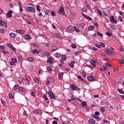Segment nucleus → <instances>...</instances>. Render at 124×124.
I'll return each mask as SVG.
<instances>
[{
    "label": "nucleus",
    "instance_id": "obj_1",
    "mask_svg": "<svg viewBox=\"0 0 124 124\" xmlns=\"http://www.w3.org/2000/svg\"><path fill=\"white\" fill-rule=\"evenodd\" d=\"M25 10L28 12H35L36 9L33 7H26Z\"/></svg>",
    "mask_w": 124,
    "mask_h": 124
},
{
    "label": "nucleus",
    "instance_id": "obj_2",
    "mask_svg": "<svg viewBox=\"0 0 124 124\" xmlns=\"http://www.w3.org/2000/svg\"><path fill=\"white\" fill-rule=\"evenodd\" d=\"M70 88L71 89L72 91H77V90L78 91H81V89L78 88L75 85L72 84L70 85Z\"/></svg>",
    "mask_w": 124,
    "mask_h": 124
},
{
    "label": "nucleus",
    "instance_id": "obj_3",
    "mask_svg": "<svg viewBox=\"0 0 124 124\" xmlns=\"http://www.w3.org/2000/svg\"><path fill=\"white\" fill-rule=\"evenodd\" d=\"M110 21L111 23H113V24H118V22H117V20L115 19V17H114V16H112L110 17Z\"/></svg>",
    "mask_w": 124,
    "mask_h": 124
},
{
    "label": "nucleus",
    "instance_id": "obj_4",
    "mask_svg": "<svg viewBox=\"0 0 124 124\" xmlns=\"http://www.w3.org/2000/svg\"><path fill=\"white\" fill-rule=\"evenodd\" d=\"M58 13L59 14H61V15H64V9H63V6H61L60 7V10L58 11Z\"/></svg>",
    "mask_w": 124,
    "mask_h": 124
},
{
    "label": "nucleus",
    "instance_id": "obj_5",
    "mask_svg": "<svg viewBox=\"0 0 124 124\" xmlns=\"http://www.w3.org/2000/svg\"><path fill=\"white\" fill-rule=\"evenodd\" d=\"M87 79L90 82H93V81H95V78H94L93 76H90L88 77Z\"/></svg>",
    "mask_w": 124,
    "mask_h": 124
},
{
    "label": "nucleus",
    "instance_id": "obj_6",
    "mask_svg": "<svg viewBox=\"0 0 124 124\" xmlns=\"http://www.w3.org/2000/svg\"><path fill=\"white\" fill-rule=\"evenodd\" d=\"M48 95H49L50 98L51 99H56V97L55 96V95L53 93H52L51 91H49L48 92Z\"/></svg>",
    "mask_w": 124,
    "mask_h": 124
},
{
    "label": "nucleus",
    "instance_id": "obj_7",
    "mask_svg": "<svg viewBox=\"0 0 124 124\" xmlns=\"http://www.w3.org/2000/svg\"><path fill=\"white\" fill-rule=\"evenodd\" d=\"M13 13V11H9L6 15L7 18H11L12 17V13Z\"/></svg>",
    "mask_w": 124,
    "mask_h": 124
},
{
    "label": "nucleus",
    "instance_id": "obj_8",
    "mask_svg": "<svg viewBox=\"0 0 124 124\" xmlns=\"http://www.w3.org/2000/svg\"><path fill=\"white\" fill-rule=\"evenodd\" d=\"M33 114H35L36 115H41L42 112L41 110L35 109L33 111Z\"/></svg>",
    "mask_w": 124,
    "mask_h": 124
},
{
    "label": "nucleus",
    "instance_id": "obj_9",
    "mask_svg": "<svg viewBox=\"0 0 124 124\" xmlns=\"http://www.w3.org/2000/svg\"><path fill=\"white\" fill-rule=\"evenodd\" d=\"M0 26H4V27H7V24H6V22H3L2 20H0Z\"/></svg>",
    "mask_w": 124,
    "mask_h": 124
},
{
    "label": "nucleus",
    "instance_id": "obj_10",
    "mask_svg": "<svg viewBox=\"0 0 124 124\" xmlns=\"http://www.w3.org/2000/svg\"><path fill=\"white\" fill-rule=\"evenodd\" d=\"M31 52L32 54H39V53H40V51L36 49H35L34 50H32Z\"/></svg>",
    "mask_w": 124,
    "mask_h": 124
},
{
    "label": "nucleus",
    "instance_id": "obj_11",
    "mask_svg": "<svg viewBox=\"0 0 124 124\" xmlns=\"http://www.w3.org/2000/svg\"><path fill=\"white\" fill-rule=\"evenodd\" d=\"M63 76V73H58V78L59 80H62Z\"/></svg>",
    "mask_w": 124,
    "mask_h": 124
},
{
    "label": "nucleus",
    "instance_id": "obj_12",
    "mask_svg": "<svg viewBox=\"0 0 124 124\" xmlns=\"http://www.w3.org/2000/svg\"><path fill=\"white\" fill-rule=\"evenodd\" d=\"M68 31H74V27L73 26L71 25L69 26L68 28Z\"/></svg>",
    "mask_w": 124,
    "mask_h": 124
},
{
    "label": "nucleus",
    "instance_id": "obj_13",
    "mask_svg": "<svg viewBox=\"0 0 124 124\" xmlns=\"http://www.w3.org/2000/svg\"><path fill=\"white\" fill-rule=\"evenodd\" d=\"M75 63V62L74 61H72L69 63V66H70V67H72V68H73L74 67Z\"/></svg>",
    "mask_w": 124,
    "mask_h": 124
},
{
    "label": "nucleus",
    "instance_id": "obj_14",
    "mask_svg": "<svg viewBox=\"0 0 124 124\" xmlns=\"http://www.w3.org/2000/svg\"><path fill=\"white\" fill-rule=\"evenodd\" d=\"M52 35L54 37H56V38H61L62 37V35H58V34L55 33H52Z\"/></svg>",
    "mask_w": 124,
    "mask_h": 124
},
{
    "label": "nucleus",
    "instance_id": "obj_15",
    "mask_svg": "<svg viewBox=\"0 0 124 124\" xmlns=\"http://www.w3.org/2000/svg\"><path fill=\"white\" fill-rule=\"evenodd\" d=\"M99 68L101 71H106L107 70V68L105 66H103L102 67H99Z\"/></svg>",
    "mask_w": 124,
    "mask_h": 124
},
{
    "label": "nucleus",
    "instance_id": "obj_16",
    "mask_svg": "<svg viewBox=\"0 0 124 124\" xmlns=\"http://www.w3.org/2000/svg\"><path fill=\"white\" fill-rule=\"evenodd\" d=\"M52 61V58L49 57V59L47 60V62H48V63H50V64H53V62Z\"/></svg>",
    "mask_w": 124,
    "mask_h": 124
},
{
    "label": "nucleus",
    "instance_id": "obj_17",
    "mask_svg": "<svg viewBox=\"0 0 124 124\" xmlns=\"http://www.w3.org/2000/svg\"><path fill=\"white\" fill-rule=\"evenodd\" d=\"M18 90H19L20 92H26V90H25V88H23L22 87H18Z\"/></svg>",
    "mask_w": 124,
    "mask_h": 124
},
{
    "label": "nucleus",
    "instance_id": "obj_18",
    "mask_svg": "<svg viewBox=\"0 0 124 124\" xmlns=\"http://www.w3.org/2000/svg\"><path fill=\"white\" fill-rule=\"evenodd\" d=\"M77 26L78 27V28H84V27H85V24L84 23H80V24H78L77 25Z\"/></svg>",
    "mask_w": 124,
    "mask_h": 124
},
{
    "label": "nucleus",
    "instance_id": "obj_19",
    "mask_svg": "<svg viewBox=\"0 0 124 124\" xmlns=\"http://www.w3.org/2000/svg\"><path fill=\"white\" fill-rule=\"evenodd\" d=\"M88 123L89 124H95L94 120H93V119H90L89 120Z\"/></svg>",
    "mask_w": 124,
    "mask_h": 124
},
{
    "label": "nucleus",
    "instance_id": "obj_20",
    "mask_svg": "<svg viewBox=\"0 0 124 124\" xmlns=\"http://www.w3.org/2000/svg\"><path fill=\"white\" fill-rule=\"evenodd\" d=\"M10 36L12 37V38H15V37H16V34L12 32L10 33Z\"/></svg>",
    "mask_w": 124,
    "mask_h": 124
},
{
    "label": "nucleus",
    "instance_id": "obj_21",
    "mask_svg": "<svg viewBox=\"0 0 124 124\" xmlns=\"http://www.w3.org/2000/svg\"><path fill=\"white\" fill-rule=\"evenodd\" d=\"M100 111H101V112H102V113H104V112H105V107H101L100 108Z\"/></svg>",
    "mask_w": 124,
    "mask_h": 124
},
{
    "label": "nucleus",
    "instance_id": "obj_22",
    "mask_svg": "<svg viewBox=\"0 0 124 124\" xmlns=\"http://www.w3.org/2000/svg\"><path fill=\"white\" fill-rule=\"evenodd\" d=\"M34 80L35 83H36L37 84L38 83H39V79L38 78V77H36L34 78Z\"/></svg>",
    "mask_w": 124,
    "mask_h": 124
},
{
    "label": "nucleus",
    "instance_id": "obj_23",
    "mask_svg": "<svg viewBox=\"0 0 124 124\" xmlns=\"http://www.w3.org/2000/svg\"><path fill=\"white\" fill-rule=\"evenodd\" d=\"M91 63L92 64V65H93V66H94V67H95V66H96V65H95V61L93 60H91Z\"/></svg>",
    "mask_w": 124,
    "mask_h": 124
},
{
    "label": "nucleus",
    "instance_id": "obj_24",
    "mask_svg": "<svg viewBox=\"0 0 124 124\" xmlns=\"http://www.w3.org/2000/svg\"><path fill=\"white\" fill-rule=\"evenodd\" d=\"M18 87H19V85L16 84L13 88V90H14V91H16V90H17V89H18Z\"/></svg>",
    "mask_w": 124,
    "mask_h": 124
},
{
    "label": "nucleus",
    "instance_id": "obj_25",
    "mask_svg": "<svg viewBox=\"0 0 124 124\" xmlns=\"http://www.w3.org/2000/svg\"><path fill=\"white\" fill-rule=\"evenodd\" d=\"M9 98H11V99H12V98H14V95L12 94V93H10L9 94Z\"/></svg>",
    "mask_w": 124,
    "mask_h": 124
},
{
    "label": "nucleus",
    "instance_id": "obj_26",
    "mask_svg": "<svg viewBox=\"0 0 124 124\" xmlns=\"http://www.w3.org/2000/svg\"><path fill=\"white\" fill-rule=\"evenodd\" d=\"M55 56L56 58H61V55L59 53L57 52L55 54Z\"/></svg>",
    "mask_w": 124,
    "mask_h": 124
},
{
    "label": "nucleus",
    "instance_id": "obj_27",
    "mask_svg": "<svg viewBox=\"0 0 124 124\" xmlns=\"http://www.w3.org/2000/svg\"><path fill=\"white\" fill-rule=\"evenodd\" d=\"M81 104L82 107H85V106H87L88 105V104H87L85 101H83Z\"/></svg>",
    "mask_w": 124,
    "mask_h": 124
},
{
    "label": "nucleus",
    "instance_id": "obj_28",
    "mask_svg": "<svg viewBox=\"0 0 124 124\" xmlns=\"http://www.w3.org/2000/svg\"><path fill=\"white\" fill-rule=\"evenodd\" d=\"M28 61H29V62H33L34 60L33 58H32V57H29L28 58H27Z\"/></svg>",
    "mask_w": 124,
    "mask_h": 124
},
{
    "label": "nucleus",
    "instance_id": "obj_29",
    "mask_svg": "<svg viewBox=\"0 0 124 124\" xmlns=\"http://www.w3.org/2000/svg\"><path fill=\"white\" fill-rule=\"evenodd\" d=\"M106 34L108 36H112V32H107L106 33Z\"/></svg>",
    "mask_w": 124,
    "mask_h": 124
},
{
    "label": "nucleus",
    "instance_id": "obj_30",
    "mask_svg": "<svg viewBox=\"0 0 124 124\" xmlns=\"http://www.w3.org/2000/svg\"><path fill=\"white\" fill-rule=\"evenodd\" d=\"M44 55H45V56H46V57H50V54L49 53V52H47V51H45L44 52Z\"/></svg>",
    "mask_w": 124,
    "mask_h": 124
},
{
    "label": "nucleus",
    "instance_id": "obj_31",
    "mask_svg": "<svg viewBox=\"0 0 124 124\" xmlns=\"http://www.w3.org/2000/svg\"><path fill=\"white\" fill-rule=\"evenodd\" d=\"M94 29V26L91 25L90 27L89 28V31H93Z\"/></svg>",
    "mask_w": 124,
    "mask_h": 124
},
{
    "label": "nucleus",
    "instance_id": "obj_32",
    "mask_svg": "<svg viewBox=\"0 0 124 124\" xmlns=\"http://www.w3.org/2000/svg\"><path fill=\"white\" fill-rule=\"evenodd\" d=\"M98 14L100 15V16H102V13H101V11L99 9H97Z\"/></svg>",
    "mask_w": 124,
    "mask_h": 124
},
{
    "label": "nucleus",
    "instance_id": "obj_33",
    "mask_svg": "<svg viewBox=\"0 0 124 124\" xmlns=\"http://www.w3.org/2000/svg\"><path fill=\"white\" fill-rule=\"evenodd\" d=\"M62 59L63 61H66V56L65 55H62Z\"/></svg>",
    "mask_w": 124,
    "mask_h": 124
},
{
    "label": "nucleus",
    "instance_id": "obj_34",
    "mask_svg": "<svg viewBox=\"0 0 124 124\" xmlns=\"http://www.w3.org/2000/svg\"><path fill=\"white\" fill-rule=\"evenodd\" d=\"M110 49H106L105 50V52H106V54H107L108 55H109V54H110Z\"/></svg>",
    "mask_w": 124,
    "mask_h": 124
},
{
    "label": "nucleus",
    "instance_id": "obj_35",
    "mask_svg": "<svg viewBox=\"0 0 124 124\" xmlns=\"http://www.w3.org/2000/svg\"><path fill=\"white\" fill-rule=\"evenodd\" d=\"M118 92H119V93H122V94H124V91H123L122 90H121V89H118Z\"/></svg>",
    "mask_w": 124,
    "mask_h": 124
},
{
    "label": "nucleus",
    "instance_id": "obj_36",
    "mask_svg": "<svg viewBox=\"0 0 124 124\" xmlns=\"http://www.w3.org/2000/svg\"><path fill=\"white\" fill-rule=\"evenodd\" d=\"M36 9L38 11H39V12H40L41 10H40V6L37 5L36 6Z\"/></svg>",
    "mask_w": 124,
    "mask_h": 124
},
{
    "label": "nucleus",
    "instance_id": "obj_37",
    "mask_svg": "<svg viewBox=\"0 0 124 124\" xmlns=\"http://www.w3.org/2000/svg\"><path fill=\"white\" fill-rule=\"evenodd\" d=\"M26 39H31V36L30 35H26L25 36Z\"/></svg>",
    "mask_w": 124,
    "mask_h": 124
},
{
    "label": "nucleus",
    "instance_id": "obj_38",
    "mask_svg": "<svg viewBox=\"0 0 124 124\" xmlns=\"http://www.w3.org/2000/svg\"><path fill=\"white\" fill-rule=\"evenodd\" d=\"M43 97L45 99V100L46 101L48 100V97H47V96H46V95H44L43 96Z\"/></svg>",
    "mask_w": 124,
    "mask_h": 124
},
{
    "label": "nucleus",
    "instance_id": "obj_39",
    "mask_svg": "<svg viewBox=\"0 0 124 124\" xmlns=\"http://www.w3.org/2000/svg\"><path fill=\"white\" fill-rule=\"evenodd\" d=\"M86 7H87V8H88L89 10H92V7H91V6H90V5H89V4H86Z\"/></svg>",
    "mask_w": 124,
    "mask_h": 124
},
{
    "label": "nucleus",
    "instance_id": "obj_40",
    "mask_svg": "<svg viewBox=\"0 0 124 124\" xmlns=\"http://www.w3.org/2000/svg\"><path fill=\"white\" fill-rule=\"evenodd\" d=\"M74 31H80V30L76 27H74Z\"/></svg>",
    "mask_w": 124,
    "mask_h": 124
},
{
    "label": "nucleus",
    "instance_id": "obj_41",
    "mask_svg": "<svg viewBox=\"0 0 124 124\" xmlns=\"http://www.w3.org/2000/svg\"><path fill=\"white\" fill-rule=\"evenodd\" d=\"M82 11L83 12H87V8H86V7L82 8Z\"/></svg>",
    "mask_w": 124,
    "mask_h": 124
},
{
    "label": "nucleus",
    "instance_id": "obj_42",
    "mask_svg": "<svg viewBox=\"0 0 124 124\" xmlns=\"http://www.w3.org/2000/svg\"><path fill=\"white\" fill-rule=\"evenodd\" d=\"M12 62L16 63L17 62V59L13 58V59H12Z\"/></svg>",
    "mask_w": 124,
    "mask_h": 124
},
{
    "label": "nucleus",
    "instance_id": "obj_43",
    "mask_svg": "<svg viewBox=\"0 0 124 124\" xmlns=\"http://www.w3.org/2000/svg\"><path fill=\"white\" fill-rule=\"evenodd\" d=\"M78 78L81 80V81H84V78H83L81 76H78Z\"/></svg>",
    "mask_w": 124,
    "mask_h": 124
},
{
    "label": "nucleus",
    "instance_id": "obj_44",
    "mask_svg": "<svg viewBox=\"0 0 124 124\" xmlns=\"http://www.w3.org/2000/svg\"><path fill=\"white\" fill-rule=\"evenodd\" d=\"M11 49L14 51V52H16V48L15 47H14V46H12L11 47Z\"/></svg>",
    "mask_w": 124,
    "mask_h": 124
},
{
    "label": "nucleus",
    "instance_id": "obj_45",
    "mask_svg": "<svg viewBox=\"0 0 124 124\" xmlns=\"http://www.w3.org/2000/svg\"><path fill=\"white\" fill-rule=\"evenodd\" d=\"M100 44V46H102V47H103V48L105 47V45L103 43L101 42Z\"/></svg>",
    "mask_w": 124,
    "mask_h": 124
},
{
    "label": "nucleus",
    "instance_id": "obj_46",
    "mask_svg": "<svg viewBox=\"0 0 124 124\" xmlns=\"http://www.w3.org/2000/svg\"><path fill=\"white\" fill-rule=\"evenodd\" d=\"M86 19L89 21H93V18L89 16H87Z\"/></svg>",
    "mask_w": 124,
    "mask_h": 124
},
{
    "label": "nucleus",
    "instance_id": "obj_47",
    "mask_svg": "<svg viewBox=\"0 0 124 124\" xmlns=\"http://www.w3.org/2000/svg\"><path fill=\"white\" fill-rule=\"evenodd\" d=\"M42 16H43V15H42V13H41L38 14V17H39V18H41V17H42Z\"/></svg>",
    "mask_w": 124,
    "mask_h": 124
},
{
    "label": "nucleus",
    "instance_id": "obj_48",
    "mask_svg": "<svg viewBox=\"0 0 124 124\" xmlns=\"http://www.w3.org/2000/svg\"><path fill=\"white\" fill-rule=\"evenodd\" d=\"M25 21H26L27 24H29L30 25H31V22H30L29 20H28V19H26L25 20Z\"/></svg>",
    "mask_w": 124,
    "mask_h": 124
},
{
    "label": "nucleus",
    "instance_id": "obj_49",
    "mask_svg": "<svg viewBox=\"0 0 124 124\" xmlns=\"http://www.w3.org/2000/svg\"><path fill=\"white\" fill-rule=\"evenodd\" d=\"M119 63H121V64H124V60H119Z\"/></svg>",
    "mask_w": 124,
    "mask_h": 124
},
{
    "label": "nucleus",
    "instance_id": "obj_50",
    "mask_svg": "<svg viewBox=\"0 0 124 124\" xmlns=\"http://www.w3.org/2000/svg\"><path fill=\"white\" fill-rule=\"evenodd\" d=\"M71 46L73 48V49H76V45L72 44Z\"/></svg>",
    "mask_w": 124,
    "mask_h": 124
},
{
    "label": "nucleus",
    "instance_id": "obj_51",
    "mask_svg": "<svg viewBox=\"0 0 124 124\" xmlns=\"http://www.w3.org/2000/svg\"><path fill=\"white\" fill-rule=\"evenodd\" d=\"M92 50H93V51H97V48H96V47L93 46L92 47Z\"/></svg>",
    "mask_w": 124,
    "mask_h": 124
},
{
    "label": "nucleus",
    "instance_id": "obj_52",
    "mask_svg": "<svg viewBox=\"0 0 124 124\" xmlns=\"http://www.w3.org/2000/svg\"><path fill=\"white\" fill-rule=\"evenodd\" d=\"M106 65L107 66H109L110 67H112V66H113V65H111L110 64H109V63H107L106 64Z\"/></svg>",
    "mask_w": 124,
    "mask_h": 124
},
{
    "label": "nucleus",
    "instance_id": "obj_53",
    "mask_svg": "<svg viewBox=\"0 0 124 124\" xmlns=\"http://www.w3.org/2000/svg\"><path fill=\"white\" fill-rule=\"evenodd\" d=\"M118 19L119 20V21H120V22L123 21V18H122V17L121 16H118Z\"/></svg>",
    "mask_w": 124,
    "mask_h": 124
},
{
    "label": "nucleus",
    "instance_id": "obj_54",
    "mask_svg": "<svg viewBox=\"0 0 124 124\" xmlns=\"http://www.w3.org/2000/svg\"><path fill=\"white\" fill-rule=\"evenodd\" d=\"M95 115L96 116H99V115H100V113L98 112V111H96L95 112Z\"/></svg>",
    "mask_w": 124,
    "mask_h": 124
},
{
    "label": "nucleus",
    "instance_id": "obj_55",
    "mask_svg": "<svg viewBox=\"0 0 124 124\" xmlns=\"http://www.w3.org/2000/svg\"><path fill=\"white\" fill-rule=\"evenodd\" d=\"M71 99L72 100H75L76 99V97L74 96V95H72L71 96Z\"/></svg>",
    "mask_w": 124,
    "mask_h": 124
},
{
    "label": "nucleus",
    "instance_id": "obj_56",
    "mask_svg": "<svg viewBox=\"0 0 124 124\" xmlns=\"http://www.w3.org/2000/svg\"><path fill=\"white\" fill-rule=\"evenodd\" d=\"M109 55H114V52L112 51L111 49L109 50Z\"/></svg>",
    "mask_w": 124,
    "mask_h": 124
},
{
    "label": "nucleus",
    "instance_id": "obj_57",
    "mask_svg": "<svg viewBox=\"0 0 124 124\" xmlns=\"http://www.w3.org/2000/svg\"><path fill=\"white\" fill-rule=\"evenodd\" d=\"M97 34L98 36H102V33L99 32H97Z\"/></svg>",
    "mask_w": 124,
    "mask_h": 124
},
{
    "label": "nucleus",
    "instance_id": "obj_58",
    "mask_svg": "<svg viewBox=\"0 0 124 124\" xmlns=\"http://www.w3.org/2000/svg\"><path fill=\"white\" fill-rule=\"evenodd\" d=\"M12 46V44H7V46L8 47H9V48H11V47L12 46Z\"/></svg>",
    "mask_w": 124,
    "mask_h": 124
},
{
    "label": "nucleus",
    "instance_id": "obj_59",
    "mask_svg": "<svg viewBox=\"0 0 124 124\" xmlns=\"http://www.w3.org/2000/svg\"><path fill=\"white\" fill-rule=\"evenodd\" d=\"M45 14H46V15H48L49 14V10H46V11H45Z\"/></svg>",
    "mask_w": 124,
    "mask_h": 124
},
{
    "label": "nucleus",
    "instance_id": "obj_60",
    "mask_svg": "<svg viewBox=\"0 0 124 124\" xmlns=\"http://www.w3.org/2000/svg\"><path fill=\"white\" fill-rule=\"evenodd\" d=\"M51 14L52 16H56V14L54 12H52L51 13Z\"/></svg>",
    "mask_w": 124,
    "mask_h": 124
},
{
    "label": "nucleus",
    "instance_id": "obj_61",
    "mask_svg": "<svg viewBox=\"0 0 124 124\" xmlns=\"http://www.w3.org/2000/svg\"><path fill=\"white\" fill-rule=\"evenodd\" d=\"M46 85L47 86H49V85H50V80H47L46 83Z\"/></svg>",
    "mask_w": 124,
    "mask_h": 124
},
{
    "label": "nucleus",
    "instance_id": "obj_62",
    "mask_svg": "<svg viewBox=\"0 0 124 124\" xmlns=\"http://www.w3.org/2000/svg\"><path fill=\"white\" fill-rule=\"evenodd\" d=\"M31 95H32V96L34 97L35 96V94H34V92L32 91V93H31Z\"/></svg>",
    "mask_w": 124,
    "mask_h": 124
},
{
    "label": "nucleus",
    "instance_id": "obj_63",
    "mask_svg": "<svg viewBox=\"0 0 124 124\" xmlns=\"http://www.w3.org/2000/svg\"><path fill=\"white\" fill-rule=\"evenodd\" d=\"M0 49H1L2 50H4V49H5L4 47L3 46H0Z\"/></svg>",
    "mask_w": 124,
    "mask_h": 124
},
{
    "label": "nucleus",
    "instance_id": "obj_64",
    "mask_svg": "<svg viewBox=\"0 0 124 124\" xmlns=\"http://www.w3.org/2000/svg\"><path fill=\"white\" fill-rule=\"evenodd\" d=\"M53 124H58V122H57V121H53L52 122Z\"/></svg>",
    "mask_w": 124,
    "mask_h": 124
}]
</instances>
